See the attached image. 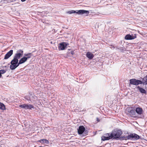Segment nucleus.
Here are the masks:
<instances>
[{"label": "nucleus", "mask_w": 147, "mask_h": 147, "mask_svg": "<svg viewBox=\"0 0 147 147\" xmlns=\"http://www.w3.org/2000/svg\"><path fill=\"white\" fill-rule=\"evenodd\" d=\"M122 134L121 130L115 129L111 133L112 139H117L119 138Z\"/></svg>", "instance_id": "obj_1"}, {"label": "nucleus", "mask_w": 147, "mask_h": 147, "mask_svg": "<svg viewBox=\"0 0 147 147\" xmlns=\"http://www.w3.org/2000/svg\"><path fill=\"white\" fill-rule=\"evenodd\" d=\"M18 60L13 58V59L11 62V65L10 66V68L11 69L13 70L15 69L19 65L18 63Z\"/></svg>", "instance_id": "obj_2"}, {"label": "nucleus", "mask_w": 147, "mask_h": 147, "mask_svg": "<svg viewBox=\"0 0 147 147\" xmlns=\"http://www.w3.org/2000/svg\"><path fill=\"white\" fill-rule=\"evenodd\" d=\"M89 13V12L88 11L84 10H77L76 11L75 10H72L67 12L68 13L70 14L76 13L78 14H83L85 13L88 14Z\"/></svg>", "instance_id": "obj_3"}, {"label": "nucleus", "mask_w": 147, "mask_h": 147, "mask_svg": "<svg viewBox=\"0 0 147 147\" xmlns=\"http://www.w3.org/2000/svg\"><path fill=\"white\" fill-rule=\"evenodd\" d=\"M127 114L131 117H134L136 114L134 110L132 109V107H127L126 109Z\"/></svg>", "instance_id": "obj_4"}, {"label": "nucleus", "mask_w": 147, "mask_h": 147, "mask_svg": "<svg viewBox=\"0 0 147 147\" xmlns=\"http://www.w3.org/2000/svg\"><path fill=\"white\" fill-rule=\"evenodd\" d=\"M140 138V136L136 134H130L126 137V139H134L138 140Z\"/></svg>", "instance_id": "obj_5"}, {"label": "nucleus", "mask_w": 147, "mask_h": 147, "mask_svg": "<svg viewBox=\"0 0 147 147\" xmlns=\"http://www.w3.org/2000/svg\"><path fill=\"white\" fill-rule=\"evenodd\" d=\"M129 83L133 85L137 86L139 84H142L143 82L139 80L132 79L129 80Z\"/></svg>", "instance_id": "obj_6"}, {"label": "nucleus", "mask_w": 147, "mask_h": 147, "mask_svg": "<svg viewBox=\"0 0 147 147\" xmlns=\"http://www.w3.org/2000/svg\"><path fill=\"white\" fill-rule=\"evenodd\" d=\"M23 54V50L21 49L18 50L17 51V53L15 54L13 58L18 60L22 56Z\"/></svg>", "instance_id": "obj_7"}, {"label": "nucleus", "mask_w": 147, "mask_h": 147, "mask_svg": "<svg viewBox=\"0 0 147 147\" xmlns=\"http://www.w3.org/2000/svg\"><path fill=\"white\" fill-rule=\"evenodd\" d=\"M19 107L27 109H34V106L32 105H28L26 104L20 105H19Z\"/></svg>", "instance_id": "obj_8"}, {"label": "nucleus", "mask_w": 147, "mask_h": 147, "mask_svg": "<svg viewBox=\"0 0 147 147\" xmlns=\"http://www.w3.org/2000/svg\"><path fill=\"white\" fill-rule=\"evenodd\" d=\"M112 139L111 133H106L105 134V136H102L101 137V140L103 141L109 140Z\"/></svg>", "instance_id": "obj_9"}, {"label": "nucleus", "mask_w": 147, "mask_h": 147, "mask_svg": "<svg viewBox=\"0 0 147 147\" xmlns=\"http://www.w3.org/2000/svg\"><path fill=\"white\" fill-rule=\"evenodd\" d=\"M68 45V44L66 42H63L60 43L58 47L59 50H64Z\"/></svg>", "instance_id": "obj_10"}, {"label": "nucleus", "mask_w": 147, "mask_h": 147, "mask_svg": "<svg viewBox=\"0 0 147 147\" xmlns=\"http://www.w3.org/2000/svg\"><path fill=\"white\" fill-rule=\"evenodd\" d=\"M137 37L136 35L135 34L134 35H131L129 34H127L125 37V39L126 40H131L134 39Z\"/></svg>", "instance_id": "obj_11"}, {"label": "nucleus", "mask_w": 147, "mask_h": 147, "mask_svg": "<svg viewBox=\"0 0 147 147\" xmlns=\"http://www.w3.org/2000/svg\"><path fill=\"white\" fill-rule=\"evenodd\" d=\"M135 111L137 114L139 115L142 114L143 112L142 108L140 106L136 108Z\"/></svg>", "instance_id": "obj_12"}, {"label": "nucleus", "mask_w": 147, "mask_h": 147, "mask_svg": "<svg viewBox=\"0 0 147 147\" xmlns=\"http://www.w3.org/2000/svg\"><path fill=\"white\" fill-rule=\"evenodd\" d=\"M85 130L84 127L82 125L80 126L78 129V132L79 134H82Z\"/></svg>", "instance_id": "obj_13"}, {"label": "nucleus", "mask_w": 147, "mask_h": 147, "mask_svg": "<svg viewBox=\"0 0 147 147\" xmlns=\"http://www.w3.org/2000/svg\"><path fill=\"white\" fill-rule=\"evenodd\" d=\"M13 50H11L5 55L4 59H6L9 58L13 54Z\"/></svg>", "instance_id": "obj_14"}, {"label": "nucleus", "mask_w": 147, "mask_h": 147, "mask_svg": "<svg viewBox=\"0 0 147 147\" xmlns=\"http://www.w3.org/2000/svg\"><path fill=\"white\" fill-rule=\"evenodd\" d=\"M86 57L89 59H92L94 57V55L91 53L88 52H87L86 55Z\"/></svg>", "instance_id": "obj_15"}, {"label": "nucleus", "mask_w": 147, "mask_h": 147, "mask_svg": "<svg viewBox=\"0 0 147 147\" xmlns=\"http://www.w3.org/2000/svg\"><path fill=\"white\" fill-rule=\"evenodd\" d=\"M27 60V58L26 57H24L22 58L20 60L19 62V64H20L24 63Z\"/></svg>", "instance_id": "obj_16"}, {"label": "nucleus", "mask_w": 147, "mask_h": 147, "mask_svg": "<svg viewBox=\"0 0 147 147\" xmlns=\"http://www.w3.org/2000/svg\"><path fill=\"white\" fill-rule=\"evenodd\" d=\"M38 142L42 144H47L49 143V141L46 139H41L39 140Z\"/></svg>", "instance_id": "obj_17"}, {"label": "nucleus", "mask_w": 147, "mask_h": 147, "mask_svg": "<svg viewBox=\"0 0 147 147\" xmlns=\"http://www.w3.org/2000/svg\"><path fill=\"white\" fill-rule=\"evenodd\" d=\"M137 88H138L140 92L141 93L143 94H146V91L145 89L140 87L139 86H138Z\"/></svg>", "instance_id": "obj_18"}, {"label": "nucleus", "mask_w": 147, "mask_h": 147, "mask_svg": "<svg viewBox=\"0 0 147 147\" xmlns=\"http://www.w3.org/2000/svg\"><path fill=\"white\" fill-rule=\"evenodd\" d=\"M0 109L3 110L6 109L5 105L3 104L1 102H0Z\"/></svg>", "instance_id": "obj_19"}, {"label": "nucleus", "mask_w": 147, "mask_h": 147, "mask_svg": "<svg viewBox=\"0 0 147 147\" xmlns=\"http://www.w3.org/2000/svg\"><path fill=\"white\" fill-rule=\"evenodd\" d=\"M24 56H26V57L27 58V60L28 59L31 58V57L32 56V54L31 53H29L26 54H25Z\"/></svg>", "instance_id": "obj_20"}, {"label": "nucleus", "mask_w": 147, "mask_h": 147, "mask_svg": "<svg viewBox=\"0 0 147 147\" xmlns=\"http://www.w3.org/2000/svg\"><path fill=\"white\" fill-rule=\"evenodd\" d=\"M143 84H147V75L143 79Z\"/></svg>", "instance_id": "obj_21"}, {"label": "nucleus", "mask_w": 147, "mask_h": 147, "mask_svg": "<svg viewBox=\"0 0 147 147\" xmlns=\"http://www.w3.org/2000/svg\"><path fill=\"white\" fill-rule=\"evenodd\" d=\"M6 72V71L4 69H1L0 70V73L1 74L5 73Z\"/></svg>", "instance_id": "obj_22"}, {"label": "nucleus", "mask_w": 147, "mask_h": 147, "mask_svg": "<svg viewBox=\"0 0 147 147\" xmlns=\"http://www.w3.org/2000/svg\"><path fill=\"white\" fill-rule=\"evenodd\" d=\"M71 53L72 55H73L74 54V52L73 51H71Z\"/></svg>", "instance_id": "obj_23"}, {"label": "nucleus", "mask_w": 147, "mask_h": 147, "mask_svg": "<svg viewBox=\"0 0 147 147\" xmlns=\"http://www.w3.org/2000/svg\"><path fill=\"white\" fill-rule=\"evenodd\" d=\"M112 47H111V48H113V49H114L115 48V47L113 46H111Z\"/></svg>", "instance_id": "obj_24"}, {"label": "nucleus", "mask_w": 147, "mask_h": 147, "mask_svg": "<svg viewBox=\"0 0 147 147\" xmlns=\"http://www.w3.org/2000/svg\"><path fill=\"white\" fill-rule=\"evenodd\" d=\"M26 0H21V1L22 2H24Z\"/></svg>", "instance_id": "obj_25"}, {"label": "nucleus", "mask_w": 147, "mask_h": 147, "mask_svg": "<svg viewBox=\"0 0 147 147\" xmlns=\"http://www.w3.org/2000/svg\"><path fill=\"white\" fill-rule=\"evenodd\" d=\"M2 76V75L1 74V73H0V78H1Z\"/></svg>", "instance_id": "obj_26"}]
</instances>
